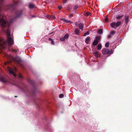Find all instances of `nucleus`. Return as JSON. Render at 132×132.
I'll return each instance as SVG.
<instances>
[{"label": "nucleus", "instance_id": "28", "mask_svg": "<svg viewBox=\"0 0 132 132\" xmlns=\"http://www.w3.org/2000/svg\"><path fill=\"white\" fill-rule=\"evenodd\" d=\"M63 97V94H60L59 95V97L60 98H62Z\"/></svg>", "mask_w": 132, "mask_h": 132}, {"label": "nucleus", "instance_id": "5", "mask_svg": "<svg viewBox=\"0 0 132 132\" xmlns=\"http://www.w3.org/2000/svg\"><path fill=\"white\" fill-rule=\"evenodd\" d=\"M101 37L100 36H98L96 38L95 40H94L93 43V45H96L98 44L100 41Z\"/></svg>", "mask_w": 132, "mask_h": 132}, {"label": "nucleus", "instance_id": "33", "mask_svg": "<svg viewBox=\"0 0 132 132\" xmlns=\"http://www.w3.org/2000/svg\"><path fill=\"white\" fill-rule=\"evenodd\" d=\"M108 38H110L111 37L110 35H109L108 36Z\"/></svg>", "mask_w": 132, "mask_h": 132}, {"label": "nucleus", "instance_id": "15", "mask_svg": "<svg viewBox=\"0 0 132 132\" xmlns=\"http://www.w3.org/2000/svg\"><path fill=\"white\" fill-rule=\"evenodd\" d=\"M93 54L95 55V56L96 57H97L98 56V52H94Z\"/></svg>", "mask_w": 132, "mask_h": 132}, {"label": "nucleus", "instance_id": "7", "mask_svg": "<svg viewBox=\"0 0 132 132\" xmlns=\"http://www.w3.org/2000/svg\"><path fill=\"white\" fill-rule=\"evenodd\" d=\"M12 60L18 64H20L21 60L18 57H14L12 58Z\"/></svg>", "mask_w": 132, "mask_h": 132}, {"label": "nucleus", "instance_id": "26", "mask_svg": "<svg viewBox=\"0 0 132 132\" xmlns=\"http://www.w3.org/2000/svg\"><path fill=\"white\" fill-rule=\"evenodd\" d=\"M65 39L64 37H63L61 38L60 39V40L61 41H63L65 40Z\"/></svg>", "mask_w": 132, "mask_h": 132}, {"label": "nucleus", "instance_id": "20", "mask_svg": "<svg viewBox=\"0 0 132 132\" xmlns=\"http://www.w3.org/2000/svg\"><path fill=\"white\" fill-rule=\"evenodd\" d=\"M69 36V34H67L64 36V37L66 39L68 38Z\"/></svg>", "mask_w": 132, "mask_h": 132}, {"label": "nucleus", "instance_id": "39", "mask_svg": "<svg viewBox=\"0 0 132 132\" xmlns=\"http://www.w3.org/2000/svg\"><path fill=\"white\" fill-rule=\"evenodd\" d=\"M34 17V16H32V17Z\"/></svg>", "mask_w": 132, "mask_h": 132}, {"label": "nucleus", "instance_id": "38", "mask_svg": "<svg viewBox=\"0 0 132 132\" xmlns=\"http://www.w3.org/2000/svg\"><path fill=\"white\" fill-rule=\"evenodd\" d=\"M14 97H16L17 96H14Z\"/></svg>", "mask_w": 132, "mask_h": 132}, {"label": "nucleus", "instance_id": "27", "mask_svg": "<svg viewBox=\"0 0 132 132\" xmlns=\"http://www.w3.org/2000/svg\"><path fill=\"white\" fill-rule=\"evenodd\" d=\"M78 7L77 5H76L74 7V9L76 10Z\"/></svg>", "mask_w": 132, "mask_h": 132}, {"label": "nucleus", "instance_id": "4", "mask_svg": "<svg viewBox=\"0 0 132 132\" xmlns=\"http://www.w3.org/2000/svg\"><path fill=\"white\" fill-rule=\"evenodd\" d=\"M0 81L6 82H11L10 79L8 77H4L0 75Z\"/></svg>", "mask_w": 132, "mask_h": 132}, {"label": "nucleus", "instance_id": "22", "mask_svg": "<svg viewBox=\"0 0 132 132\" xmlns=\"http://www.w3.org/2000/svg\"><path fill=\"white\" fill-rule=\"evenodd\" d=\"M90 13L89 12H86L85 13V15L87 16H89L90 14Z\"/></svg>", "mask_w": 132, "mask_h": 132}, {"label": "nucleus", "instance_id": "16", "mask_svg": "<svg viewBox=\"0 0 132 132\" xmlns=\"http://www.w3.org/2000/svg\"><path fill=\"white\" fill-rule=\"evenodd\" d=\"M102 47V46L101 44H99L97 46V49L98 50H100Z\"/></svg>", "mask_w": 132, "mask_h": 132}, {"label": "nucleus", "instance_id": "10", "mask_svg": "<svg viewBox=\"0 0 132 132\" xmlns=\"http://www.w3.org/2000/svg\"><path fill=\"white\" fill-rule=\"evenodd\" d=\"M90 40V37H88L86 38L85 42L87 44H88L89 43V41Z\"/></svg>", "mask_w": 132, "mask_h": 132}, {"label": "nucleus", "instance_id": "29", "mask_svg": "<svg viewBox=\"0 0 132 132\" xmlns=\"http://www.w3.org/2000/svg\"><path fill=\"white\" fill-rule=\"evenodd\" d=\"M62 7L61 6H58V8L59 9H61L62 8Z\"/></svg>", "mask_w": 132, "mask_h": 132}, {"label": "nucleus", "instance_id": "25", "mask_svg": "<svg viewBox=\"0 0 132 132\" xmlns=\"http://www.w3.org/2000/svg\"><path fill=\"white\" fill-rule=\"evenodd\" d=\"M10 51H12V52H16L17 51V50H14L13 48L11 49Z\"/></svg>", "mask_w": 132, "mask_h": 132}, {"label": "nucleus", "instance_id": "1", "mask_svg": "<svg viewBox=\"0 0 132 132\" xmlns=\"http://www.w3.org/2000/svg\"><path fill=\"white\" fill-rule=\"evenodd\" d=\"M9 46H11L13 44V39L10 36V32L9 29H7L6 31Z\"/></svg>", "mask_w": 132, "mask_h": 132}, {"label": "nucleus", "instance_id": "31", "mask_svg": "<svg viewBox=\"0 0 132 132\" xmlns=\"http://www.w3.org/2000/svg\"><path fill=\"white\" fill-rule=\"evenodd\" d=\"M128 19L127 18H126L125 19V21L126 22V23H127V21H128Z\"/></svg>", "mask_w": 132, "mask_h": 132}, {"label": "nucleus", "instance_id": "21", "mask_svg": "<svg viewBox=\"0 0 132 132\" xmlns=\"http://www.w3.org/2000/svg\"><path fill=\"white\" fill-rule=\"evenodd\" d=\"M116 33V31H112L110 32V34L112 35H114Z\"/></svg>", "mask_w": 132, "mask_h": 132}, {"label": "nucleus", "instance_id": "34", "mask_svg": "<svg viewBox=\"0 0 132 132\" xmlns=\"http://www.w3.org/2000/svg\"><path fill=\"white\" fill-rule=\"evenodd\" d=\"M48 40H49L51 41H52V40H53V39L51 38H49L48 39Z\"/></svg>", "mask_w": 132, "mask_h": 132}, {"label": "nucleus", "instance_id": "36", "mask_svg": "<svg viewBox=\"0 0 132 132\" xmlns=\"http://www.w3.org/2000/svg\"><path fill=\"white\" fill-rule=\"evenodd\" d=\"M72 16V15L71 14L69 16V17H70L71 16Z\"/></svg>", "mask_w": 132, "mask_h": 132}, {"label": "nucleus", "instance_id": "30", "mask_svg": "<svg viewBox=\"0 0 132 132\" xmlns=\"http://www.w3.org/2000/svg\"><path fill=\"white\" fill-rule=\"evenodd\" d=\"M108 19L107 18V17H106L105 18L104 21L105 22H106L107 21H108Z\"/></svg>", "mask_w": 132, "mask_h": 132}, {"label": "nucleus", "instance_id": "17", "mask_svg": "<svg viewBox=\"0 0 132 132\" xmlns=\"http://www.w3.org/2000/svg\"><path fill=\"white\" fill-rule=\"evenodd\" d=\"M22 12L21 11L19 12H17L16 14H17L16 17H18L20 16L22 14Z\"/></svg>", "mask_w": 132, "mask_h": 132}, {"label": "nucleus", "instance_id": "37", "mask_svg": "<svg viewBox=\"0 0 132 132\" xmlns=\"http://www.w3.org/2000/svg\"><path fill=\"white\" fill-rule=\"evenodd\" d=\"M52 33H53V32H51V33H50V34H49V35H51V34H52Z\"/></svg>", "mask_w": 132, "mask_h": 132}, {"label": "nucleus", "instance_id": "6", "mask_svg": "<svg viewBox=\"0 0 132 132\" xmlns=\"http://www.w3.org/2000/svg\"><path fill=\"white\" fill-rule=\"evenodd\" d=\"M111 52V51H109L108 49L106 48H104L102 50V54L104 55L110 54Z\"/></svg>", "mask_w": 132, "mask_h": 132}, {"label": "nucleus", "instance_id": "2", "mask_svg": "<svg viewBox=\"0 0 132 132\" xmlns=\"http://www.w3.org/2000/svg\"><path fill=\"white\" fill-rule=\"evenodd\" d=\"M7 45V42L6 40H4L2 38H0V46L3 49H5Z\"/></svg>", "mask_w": 132, "mask_h": 132}, {"label": "nucleus", "instance_id": "35", "mask_svg": "<svg viewBox=\"0 0 132 132\" xmlns=\"http://www.w3.org/2000/svg\"><path fill=\"white\" fill-rule=\"evenodd\" d=\"M14 70L15 71H16V69L15 68H14Z\"/></svg>", "mask_w": 132, "mask_h": 132}, {"label": "nucleus", "instance_id": "32", "mask_svg": "<svg viewBox=\"0 0 132 132\" xmlns=\"http://www.w3.org/2000/svg\"><path fill=\"white\" fill-rule=\"evenodd\" d=\"M51 43L52 45H54V41L53 40H52V41H51Z\"/></svg>", "mask_w": 132, "mask_h": 132}, {"label": "nucleus", "instance_id": "14", "mask_svg": "<svg viewBox=\"0 0 132 132\" xmlns=\"http://www.w3.org/2000/svg\"><path fill=\"white\" fill-rule=\"evenodd\" d=\"M97 33L98 34H101L103 33V30L101 29H100L98 30Z\"/></svg>", "mask_w": 132, "mask_h": 132}, {"label": "nucleus", "instance_id": "3", "mask_svg": "<svg viewBox=\"0 0 132 132\" xmlns=\"http://www.w3.org/2000/svg\"><path fill=\"white\" fill-rule=\"evenodd\" d=\"M121 24V22L120 21H118L116 23L115 22H112L110 24L111 26L113 28L116 29Z\"/></svg>", "mask_w": 132, "mask_h": 132}, {"label": "nucleus", "instance_id": "11", "mask_svg": "<svg viewBox=\"0 0 132 132\" xmlns=\"http://www.w3.org/2000/svg\"><path fill=\"white\" fill-rule=\"evenodd\" d=\"M75 32L76 35H78L79 33V30L78 29H75Z\"/></svg>", "mask_w": 132, "mask_h": 132}, {"label": "nucleus", "instance_id": "9", "mask_svg": "<svg viewBox=\"0 0 132 132\" xmlns=\"http://www.w3.org/2000/svg\"><path fill=\"white\" fill-rule=\"evenodd\" d=\"M9 72H10V73L11 74H12L13 76H15V77L16 76V75L14 73V72L13 71L11 70V69H9Z\"/></svg>", "mask_w": 132, "mask_h": 132}, {"label": "nucleus", "instance_id": "13", "mask_svg": "<svg viewBox=\"0 0 132 132\" xmlns=\"http://www.w3.org/2000/svg\"><path fill=\"white\" fill-rule=\"evenodd\" d=\"M61 20L62 21H64V22H66V23H69V22H70L71 23H72V22H71L69 20H68L65 19L64 18H62L61 19Z\"/></svg>", "mask_w": 132, "mask_h": 132}, {"label": "nucleus", "instance_id": "12", "mask_svg": "<svg viewBox=\"0 0 132 132\" xmlns=\"http://www.w3.org/2000/svg\"><path fill=\"white\" fill-rule=\"evenodd\" d=\"M123 15H118L116 16V18L117 19H120L122 18L123 17Z\"/></svg>", "mask_w": 132, "mask_h": 132}, {"label": "nucleus", "instance_id": "18", "mask_svg": "<svg viewBox=\"0 0 132 132\" xmlns=\"http://www.w3.org/2000/svg\"><path fill=\"white\" fill-rule=\"evenodd\" d=\"M29 7L30 8H33L34 7V6L32 4H30L29 5Z\"/></svg>", "mask_w": 132, "mask_h": 132}, {"label": "nucleus", "instance_id": "19", "mask_svg": "<svg viewBox=\"0 0 132 132\" xmlns=\"http://www.w3.org/2000/svg\"><path fill=\"white\" fill-rule=\"evenodd\" d=\"M109 42H107L105 44V46L106 47L108 48L109 47Z\"/></svg>", "mask_w": 132, "mask_h": 132}, {"label": "nucleus", "instance_id": "24", "mask_svg": "<svg viewBox=\"0 0 132 132\" xmlns=\"http://www.w3.org/2000/svg\"><path fill=\"white\" fill-rule=\"evenodd\" d=\"M18 77L20 79H22L23 78L22 76L20 74H19L18 76Z\"/></svg>", "mask_w": 132, "mask_h": 132}, {"label": "nucleus", "instance_id": "23", "mask_svg": "<svg viewBox=\"0 0 132 132\" xmlns=\"http://www.w3.org/2000/svg\"><path fill=\"white\" fill-rule=\"evenodd\" d=\"M89 31L87 32L86 33H85L84 35V36H86L87 35H89Z\"/></svg>", "mask_w": 132, "mask_h": 132}, {"label": "nucleus", "instance_id": "8", "mask_svg": "<svg viewBox=\"0 0 132 132\" xmlns=\"http://www.w3.org/2000/svg\"><path fill=\"white\" fill-rule=\"evenodd\" d=\"M83 26L84 24L82 23H80L78 25V27L82 31L83 30Z\"/></svg>", "mask_w": 132, "mask_h": 132}]
</instances>
